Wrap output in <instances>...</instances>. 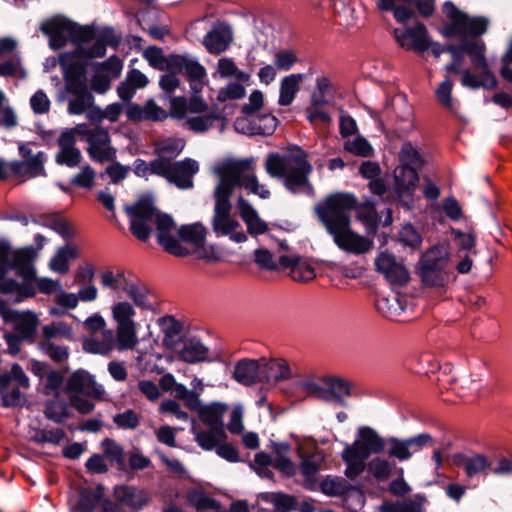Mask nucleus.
Listing matches in <instances>:
<instances>
[{
	"label": "nucleus",
	"mask_w": 512,
	"mask_h": 512,
	"mask_svg": "<svg viewBox=\"0 0 512 512\" xmlns=\"http://www.w3.org/2000/svg\"><path fill=\"white\" fill-rule=\"evenodd\" d=\"M353 210L356 211L358 220L365 226L367 232L376 230L378 214L375 203L372 201L358 203L353 194H331L314 208L319 222L337 248L347 254L360 256L369 253L374 247V242L353 230L351 220Z\"/></svg>",
	"instance_id": "obj_1"
},
{
	"label": "nucleus",
	"mask_w": 512,
	"mask_h": 512,
	"mask_svg": "<svg viewBox=\"0 0 512 512\" xmlns=\"http://www.w3.org/2000/svg\"><path fill=\"white\" fill-rule=\"evenodd\" d=\"M124 210L130 221V231L137 239L146 242L155 226L159 245L173 256L185 257L191 253L184 244L196 249L204 246L207 230L203 224L197 222L177 228L173 218L158 211L149 198H140Z\"/></svg>",
	"instance_id": "obj_2"
},
{
	"label": "nucleus",
	"mask_w": 512,
	"mask_h": 512,
	"mask_svg": "<svg viewBox=\"0 0 512 512\" xmlns=\"http://www.w3.org/2000/svg\"><path fill=\"white\" fill-rule=\"evenodd\" d=\"M136 310L131 302L122 300L111 306V317L116 328H107V322L99 313H94L83 322L84 328L92 334L100 332V336H91L83 342L85 351L108 355L113 350H134L139 343L138 323L135 320Z\"/></svg>",
	"instance_id": "obj_3"
},
{
	"label": "nucleus",
	"mask_w": 512,
	"mask_h": 512,
	"mask_svg": "<svg viewBox=\"0 0 512 512\" xmlns=\"http://www.w3.org/2000/svg\"><path fill=\"white\" fill-rule=\"evenodd\" d=\"M264 169L271 178L280 180L290 193L314 195V187L310 181L313 166L308 154L300 147L293 146L282 153H269Z\"/></svg>",
	"instance_id": "obj_4"
},
{
	"label": "nucleus",
	"mask_w": 512,
	"mask_h": 512,
	"mask_svg": "<svg viewBox=\"0 0 512 512\" xmlns=\"http://www.w3.org/2000/svg\"><path fill=\"white\" fill-rule=\"evenodd\" d=\"M357 435L358 438L347 444L341 454L346 464L345 475L352 480L365 470V461L370 455L382 453L386 446L385 439L369 426H360Z\"/></svg>",
	"instance_id": "obj_5"
},
{
	"label": "nucleus",
	"mask_w": 512,
	"mask_h": 512,
	"mask_svg": "<svg viewBox=\"0 0 512 512\" xmlns=\"http://www.w3.org/2000/svg\"><path fill=\"white\" fill-rule=\"evenodd\" d=\"M441 34L446 38L475 39L485 34L489 27V19L484 16H470L460 10L453 2L443 4Z\"/></svg>",
	"instance_id": "obj_6"
},
{
	"label": "nucleus",
	"mask_w": 512,
	"mask_h": 512,
	"mask_svg": "<svg viewBox=\"0 0 512 512\" xmlns=\"http://www.w3.org/2000/svg\"><path fill=\"white\" fill-rule=\"evenodd\" d=\"M466 54L470 59L472 67L479 70L475 74L469 68H465L460 82L463 87L477 90L480 88L494 90L498 86V80L491 71L486 57V45L483 41H466Z\"/></svg>",
	"instance_id": "obj_7"
},
{
	"label": "nucleus",
	"mask_w": 512,
	"mask_h": 512,
	"mask_svg": "<svg viewBox=\"0 0 512 512\" xmlns=\"http://www.w3.org/2000/svg\"><path fill=\"white\" fill-rule=\"evenodd\" d=\"M466 54L470 59L472 67L479 70L475 74L469 68H465L460 82L463 87L477 90L480 88L494 90L498 86V80L491 71L486 57V45L483 41H466Z\"/></svg>",
	"instance_id": "obj_8"
},
{
	"label": "nucleus",
	"mask_w": 512,
	"mask_h": 512,
	"mask_svg": "<svg viewBox=\"0 0 512 512\" xmlns=\"http://www.w3.org/2000/svg\"><path fill=\"white\" fill-rule=\"evenodd\" d=\"M219 182L214 192L231 197L238 186L246 187L256 174V162L254 158L227 159L216 169Z\"/></svg>",
	"instance_id": "obj_9"
},
{
	"label": "nucleus",
	"mask_w": 512,
	"mask_h": 512,
	"mask_svg": "<svg viewBox=\"0 0 512 512\" xmlns=\"http://www.w3.org/2000/svg\"><path fill=\"white\" fill-rule=\"evenodd\" d=\"M74 131L88 143L87 153L93 161L105 163L116 158V149L111 145L108 129L83 123L76 125Z\"/></svg>",
	"instance_id": "obj_10"
},
{
	"label": "nucleus",
	"mask_w": 512,
	"mask_h": 512,
	"mask_svg": "<svg viewBox=\"0 0 512 512\" xmlns=\"http://www.w3.org/2000/svg\"><path fill=\"white\" fill-rule=\"evenodd\" d=\"M30 387L29 378L19 364H13L10 372L0 375V395L3 406L14 407L23 405L26 401L25 395L20 389Z\"/></svg>",
	"instance_id": "obj_11"
},
{
	"label": "nucleus",
	"mask_w": 512,
	"mask_h": 512,
	"mask_svg": "<svg viewBox=\"0 0 512 512\" xmlns=\"http://www.w3.org/2000/svg\"><path fill=\"white\" fill-rule=\"evenodd\" d=\"M36 258L37 250L32 246L14 250L7 245L0 244V261L11 270H16L17 274L27 282L35 279L36 271L33 261Z\"/></svg>",
	"instance_id": "obj_12"
},
{
	"label": "nucleus",
	"mask_w": 512,
	"mask_h": 512,
	"mask_svg": "<svg viewBox=\"0 0 512 512\" xmlns=\"http://www.w3.org/2000/svg\"><path fill=\"white\" fill-rule=\"evenodd\" d=\"M164 172L161 175L169 183L179 189H191L194 186L193 177L199 171V164L196 160L185 158L181 161L163 160Z\"/></svg>",
	"instance_id": "obj_13"
},
{
	"label": "nucleus",
	"mask_w": 512,
	"mask_h": 512,
	"mask_svg": "<svg viewBox=\"0 0 512 512\" xmlns=\"http://www.w3.org/2000/svg\"><path fill=\"white\" fill-rule=\"evenodd\" d=\"M393 36L397 44L404 50L423 53L429 50L431 39L426 26L421 22H416L412 26L395 28Z\"/></svg>",
	"instance_id": "obj_14"
},
{
	"label": "nucleus",
	"mask_w": 512,
	"mask_h": 512,
	"mask_svg": "<svg viewBox=\"0 0 512 512\" xmlns=\"http://www.w3.org/2000/svg\"><path fill=\"white\" fill-rule=\"evenodd\" d=\"M172 71L184 72L192 91L198 94L207 83V72L199 61L190 55H176L171 60Z\"/></svg>",
	"instance_id": "obj_15"
},
{
	"label": "nucleus",
	"mask_w": 512,
	"mask_h": 512,
	"mask_svg": "<svg viewBox=\"0 0 512 512\" xmlns=\"http://www.w3.org/2000/svg\"><path fill=\"white\" fill-rule=\"evenodd\" d=\"M59 64L63 71L67 91L74 95L90 93L85 79L84 67L74 60L71 53L59 56Z\"/></svg>",
	"instance_id": "obj_16"
},
{
	"label": "nucleus",
	"mask_w": 512,
	"mask_h": 512,
	"mask_svg": "<svg viewBox=\"0 0 512 512\" xmlns=\"http://www.w3.org/2000/svg\"><path fill=\"white\" fill-rule=\"evenodd\" d=\"M215 206L212 217V228L218 236H227L240 225L231 217L232 205L228 196L214 192Z\"/></svg>",
	"instance_id": "obj_17"
},
{
	"label": "nucleus",
	"mask_w": 512,
	"mask_h": 512,
	"mask_svg": "<svg viewBox=\"0 0 512 512\" xmlns=\"http://www.w3.org/2000/svg\"><path fill=\"white\" fill-rule=\"evenodd\" d=\"M432 442L433 438L428 433H421L407 439L391 437L388 440L390 446L388 455L400 461H406L410 459L414 453L430 445Z\"/></svg>",
	"instance_id": "obj_18"
},
{
	"label": "nucleus",
	"mask_w": 512,
	"mask_h": 512,
	"mask_svg": "<svg viewBox=\"0 0 512 512\" xmlns=\"http://www.w3.org/2000/svg\"><path fill=\"white\" fill-rule=\"evenodd\" d=\"M278 124L275 116L269 113H258L252 117H237L234 123L238 132L248 135H271Z\"/></svg>",
	"instance_id": "obj_19"
},
{
	"label": "nucleus",
	"mask_w": 512,
	"mask_h": 512,
	"mask_svg": "<svg viewBox=\"0 0 512 512\" xmlns=\"http://www.w3.org/2000/svg\"><path fill=\"white\" fill-rule=\"evenodd\" d=\"M31 144L22 143L18 147L19 154L23 158L22 161L15 160L16 164L22 165L18 178H34L45 175L44 162L46 155L42 151L33 153Z\"/></svg>",
	"instance_id": "obj_20"
},
{
	"label": "nucleus",
	"mask_w": 512,
	"mask_h": 512,
	"mask_svg": "<svg viewBox=\"0 0 512 512\" xmlns=\"http://www.w3.org/2000/svg\"><path fill=\"white\" fill-rule=\"evenodd\" d=\"M76 131L74 128L61 133L58 138L59 150L55 155V161L59 165H65L69 168L77 167L82 160V154L76 147Z\"/></svg>",
	"instance_id": "obj_21"
},
{
	"label": "nucleus",
	"mask_w": 512,
	"mask_h": 512,
	"mask_svg": "<svg viewBox=\"0 0 512 512\" xmlns=\"http://www.w3.org/2000/svg\"><path fill=\"white\" fill-rule=\"evenodd\" d=\"M71 21L62 16H54L44 20L40 30L49 38V45L52 49L63 48L69 40Z\"/></svg>",
	"instance_id": "obj_22"
},
{
	"label": "nucleus",
	"mask_w": 512,
	"mask_h": 512,
	"mask_svg": "<svg viewBox=\"0 0 512 512\" xmlns=\"http://www.w3.org/2000/svg\"><path fill=\"white\" fill-rule=\"evenodd\" d=\"M376 270L392 284L403 286L409 281L407 269L392 254L382 252L375 260Z\"/></svg>",
	"instance_id": "obj_23"
},
{
	"label": "nucleus",
	"mask_w": 512,
	"mask_h": 512,
	"mask_svg": "<svg viewBox=\"0 0 512 512\" xmlns=\"http://www.w3.org/2000/svg\"><path fill=\"white\" fill-rule=\"evenodd\" d=\"M65 390L68 393H82L100 399L104 395V388L97 384L94 378L83 370L75 371L68 379Z\"/></svg>",
	"instance_id": "obj_24"
},
{
	"label": "nucleus",
	"mask_w": 512,
	"mask_h": 512,
	"mask_svg": "<svg viewBox=\"0 0 512 512\" xmlns=\"http://www.w3.org/2000/svg\"><path fill=\"white\" fill-rule=\"evenodd\" d=\"M10 271L11 269L0 261V293L15 295L16 302L33 297L36 294L34 285L26 280L20 283L10 278L8 275Z\"/></svg>",
	"instance_id": "obj_25"
},
{
	"label": "nucleus",
	"mask_w": 512,
	"mask_h": 512,
	"mask_svg": "<svg viewBox=\"0 0 512 512\" xmlns=\"http://www.w3.org/2000/svg\"><path fill=\"white\" fill-rule=\"evenodd\" d=\"M2 315L5 321L14 323L15 331L22 339H30L36 333L38 318L35 313L6 309Z\"/></svg>",
	"instance_id": "obj_26"
},
{
	"label": "nucleus",
	"mask_w": 512,
	"mask_h": 512,
	"mask_svg": "<svg viewBox=\"0 0 512 512\" xmlns=\"http://www.w3.org/2000/svg\"><path fill=\"white\" fill-rule=\"evenodd\" d=\"M294 377V372L287 360L282 358H262V382L277 383Z\"/></svg>",
	"instance_id": "obj_27"
},
{
	"label": "nucleus",
	"mask_w": 512,
	"mask_h": 512,
	"mask_svg": "<svg viewBox=\"0 0 512 512\" xmlns=\"http://www.w3.org/2000/svg\"><path fill=\"white\" fill-rule=\"evenodd\" d=\"M232 40L231 28L226 24L219 23L205 35L202 43L209 53L218 55L229 47Z\"/></svg>",
	"instance_id": "obj_28"
},
{
	"label": "nucleus",
	"mask_w": 512,
	"mask_h": 512,
	"mask_svg": "<svg viewBox=\"0 0 512 512\" xmlns=\"http://www.w3.org/2000/svg\"><path fill=\"white\" fill-rule=\"evenodd\" d=\"M323 401L346 405V398L351 395L352 384L350 381L338 377H325Z\"/></svg>",
	"instance_id": "obj_29"
},
{
	"label": "nucleus",
	"mask_w": 512,
	"mask_h": 512,
	"mask_svg": "<svg viewBox=\"0 0 512 512\" xmlns=\"http://www.w3.org/2000/svg\"><path fill=\"white\" fill-rule=\"evenodd\" d=\"M279 266L290 269V276L294 281L309 282L316 277L314 267L298 255H282L279 258Z\"/></svg>",
	"instance_id": "obj_30"
},
{
	"label": "nucleus",
	"mask_w": 512,
	"mask_h": 512,
	"mask_svg": "<svg viewBox=\"0 0 512 512\" xmlns=\"http://www.w3.org/2000/svg\"><path fill=\"white\" fill-rule=\"evenodd\" d=\"M234 379L242 385L262 382V358L240 360L234 368Z\"/></svg>",
	"instance_id": "obj_31"
},
{
	"label": "nucleus",
	"mask_w": 512,
	"mask_h": 512,
	"mask_svg": "<svg viewBox=\"0 0 512 512\" xmlns=\"http://www.w3.org/2000/svg\"><path fill=\"white\" fill-rule=\"evenodd\" d=\"M237 210L245 222L249 234L255 236L264 234L268 230L266 222L259 217L255 208L245 198L239 197Z\"/></svg>",
	"instance_id": "obj_32"
},
{
	"label": "nucleus",
	"mask_w": 512,
	"mask_h": 512,
	"mask_svg": "<svg viewBox=\"0 0 512 512\" xmlns=\"http://www.w3.org/2000/svg\"><path fill=\"white\" fill-rule=\"evenodd\" d=\"M394 179L399 197L410 196L419 181L418 171L399 164L394 170Z\"/></svg>",
	"instance_id": "obj_33"
},
{
	"label": "nucleus",
	"mask_w": 512,
	"mask_h": 512,
	"mask_svg": "<svg viewBox=\"0 0 512 512\" xmlns=\"http://www.w3.org/2000/svg\"><path fill=\"white\" fill-rule=\"evenodd\" d=\"M117 501L131 508H142L149 501L148 493L133 486L119 485L114 488Z\"/></svg>",
	"instance_id": "obj_34"
},
{
	"label": "nucleus",
	"mask_w": 512,
	"mask_h": 512,
	"mask_svg": "<svg viewBox=\"0 0 512 512\" xmlns=\"http://www.w3.org/2000/svg\"><path fill=\"white\" fill-rule=\"evenodd\" d=\"M179 359L187 363H197L208 360L209 350L198 339L190 338L183 342L182 347L178 346Z\"/></svg>",
	"instance_id": "obj_35"
},
{
	"label": "nucleus",
	"mask_w": 512,
	"mask_h": 512,
	"mask_svg": "<svg viewBox=\"0 0 512 512\" xmlns=\"http://www.w3.org/2000/svg\"><path fill=\"white\" fill-rule=\"evenodd\" d=\"M163 333V344L170 350H178L181 344L182 325L172 316L161 317L158 320Z\"/></svg>",
	"instance_id": "obj_36"
},
{
	"label": "nucleus",
	"mask_w": 512,
	"mask_h": 512,
	"mask_svg": "<svg viewBox=\"0 0 512 512\" xmlns=\"http://www.w3.org/2000/svg\"><path fill=\"white\" fill-rule=\"evenodd\" d=\"M148 83L149 80L145 74L138 69H131L125 80L118 86V95L122 100L129 101L137 89L146 87Z\"/></svg>",
	"instance_id": "obj_37"
},
{
	"label": "nucleus",
	"mask_w": 512,
	"mask_h": 512,
	"mask_svg": "<svg viewBox=\"0 0 512 512\" xmlns=\"http://www.w3.org/2000/svg\"><path fill=\"white\" fill-rule=\"evenodd\" d=\"M106 501L102 488L85 489L79 495L75 510L77 512H97L101 510L102 503Z\"/></svg>",
	"instance_id": "obj_38"
},
{
	"label": "nucleus",
	"mask_w": 512,
	"mask_h": 512,
	"mask_svg": "<svg viewBox=\"0 0 512 512\" xmlns=\"http://www.w3.org/2000/svg\"><path fill=\"white\" fill-rule=\"evenodd\" d=\"M323 462L324 455L321 452H315L303 458L300 465V471L305 479L306 488H314L316 483V475L321 469Z\"/></svg>",
	"instance_id": "obj_39"
},
{
	"label": "nucleus",
	"mask_w": 512,
	"mask_h": 512,
	"mask_svg": "<svg viewBox=\"0 0 512 512\" xmlns=\"http://www.w3.org/2000/svg\"><path fill=\"white\" fill-rule=\"evenodd\" d=\"M195 441L204 450H213L219 443L224 442L227 435L224 427H209L207 430L193 429Z\"/></svg>",
	"instance_id": "obj_40"
},
{
	"label": "nucleus",
	"mask_w": 512,
	"mask_h": 512,
	"mask_svg": "<svg viewBox=\"0 0 512 512\" xmlns=\"http://www.w3.org/2000/svg\"><path fill=\"white\" fill-rule=\"evenodd\" d=\"M455 461L457 465L464 469L468 477L484 473L491 465L489 459L482 454H475L473 456L460 454L456 456Z\"/></svg>",
	"instance_id": "obj_41"
},
{
	"label": "nucleus",
	"mask_w": 512,
	"mask_h": 512,
	"mask_svg": "<svg viewBox=\"0 0 512 512\" xmlns=\"http://www.w3.org/2000/svg\"><path fill=\"white\" fill-rule=\"evenodd\" d=\"M78 257V248L75 245L67 244L60 247L56 254L50 259L49 268L53 272L66 274L69 271V261Z\"/></svg>",
	"instance_id": "obj_42"
},
{
	"label": "nucleus",
	"mask_w": 512,
	"mask_h": 512,
	"mask_svg": "<svg viewBox=\"0 0 512 512\" xmlns=\"http://www.w3.org/2000/svg\"><path fill=\"white\" fill-rule=\"evenodd\" d=\"M303 78V74H290L281 80L278 100L279 105L288 106L294 101Z\"/></svg>",
	"instance_id": "obj_43"
},
{
	"label": "nucleus",
	"mask_w": 512,
	"mask_h": 512,
	"mask_svg": "<svg viewBox=\"0 0 512 512\" xmlns=\"http://www.w3.org/2000/svg\"><path fill=\"white\" fill-rule=\"evenodd\" d=\"M227 405L220 402H213L202 406L198 411L200 420L209 427H224L223 415Z\"/></svg>",
	"instance_id": "obj_44"
},
{
	"label": "nucleus",
	"mask_w": 512,
	"mask_h": 512,
	"mask_svg": "<svg viewBox=\"0 0 512 512\" xmlns=\"http://www.w3.org/2000/svg\"><path fill=\"white\" fill-rule=\"evenodd\" d=\"M132 301V306L141 309H152L153 303L150 301L148 289L138 281L129 280L123 290Z\"/></svg>",
	"instance_id": "obj_45"
},
{
	"label": "nucleus",
	"mask_w": 512,
	"mask_h": 512,
	"mask_svg": "<svg viewBox=\"0 0 512 512\" xmlns=\"http://www.w3.org/2000/svg\"><path fill=\"white\" fill-rule=\"evenodd\" d=\"M185 143L179 138H165L155 142V153L157 158H164L166 161H172L183 150Z\"/></svg>",
	"instance_id": "obj_46"
},
{
	"label": "nucleus",
	"mask_w": 512,
	"mask_h": 512,
	"mask_svg": "<svg viewBox=\"0 0 512 512\" xmlns=\"http://www.w3.org/2000/svg\"><path fill=\"white\" fill-rule=\"evenodd\" d=\"M377 8L381 11H392L395 20L400 24H405L409 19L415 16V11L412 7L406 5H398L395 0H378Z\"/></svg>",
	"instance_id": "obj_47"
},
{
	"label": "nucleus",
	"mask_w": 512,
	"mask_h": 512,
	"mask_svg": "<svg viewBox=\"0 0 512 512\" xmlns=\"http://www.w3.org/2000/svg\"><path fill=\"white\" fill-rule=\"evenodd\" d=\"M448 53L451 55L452 61L445 66V71L448 74H457L460 75V78L463 77V72L465 71L463 64L465 55H467L466 41H463L458 45L449 44Z\"/></svg>",
	"instance_id": "obj_48"
},
{
	"label": "nucleus",
	"mask_w": 512,
	"mask_h": 512,
	"mask_svg": "<svg viewBox=\"0 0 512 512\" xmlns=\"http://www.w3.org/2000/svg\"><path fill=\"white\" fill-rule=\"evenodd\" d=\"M220 120L221 117L219 113L210 112L199 116L188 117L185 120L184 126L194 133H204L214 127L215 123Z\"/></svg>",
	"instance_id": "obj_49"
},
{
	"label": "nucleus",
	"mask_w": 512,
	"mask_h": 512,
	"mask_svg": "<svg viewBox=\"0 0 512 512\" xmlns=\"http://www.w3.org/2000/svg\"><path fill=\"white\" fill-rule=\"evenodd\" d=\"M275 456L273 457L272 466L287 476L295 473V466L287 456L290 446L286 443H278L274 445Z\"/></svg>",
	"instance_id": "obj_50"
},
{
	"label": "nucleus",
	"mask_w": 512,
	"mask_h": 512,
	"mask_svg": "<svg viewBox=\"0 0 512 512\" xmlns=\"http://www.w3.org/2000/svg\"><path fill=\"white\" fill-rule=\"evenodd\" d=\"M399 162L401 165L410 167L414 170L419 171L424 160L416 146L411 142H405L399 151Z\"/></svg>",
	"instance_id": "obj_51"
},
{
	"label": "nucleus",
	"mask_w": 512,
	"mask_h": 512,
	"mask_svg": "<svg viewBox=\"0 0 512 512\" xmlns=\"http://www.w3.org/2000/svg\"><path fill=\"white\" fill-rule=\"evenodd\" d=\"M164 158H155L147 163L143 159H136L133 163V171L136 176L141 178H148L150 175H157L161 177L164 172Z\"/></svg>",
	"instance_id": "obj_52"
},
{
	"label": "nucleus",
	"mask_w": 512,
	"mask_h": 512,
	"mask_svg": "<svg viewBox=\"0 0 512 512\" xmlns=\"http://www.w3.org/2000/svg\"><path fill=\"white\" fill-rule=\"evenodd\" d=\"M418 274L424 284L429 286H443L447 280L446 268L419 265Z\"/></svg>",
	"instance_id": "obj_53"
},
{
	"label": "nucleus",
	"mask_w": 512,
	"mask_h": 512,
	"mask_svg": "<svg viewBox=\"0 0 512 512\" xmlns=\"http://www.w3.org/2000/svg\"><path fill=\"white\" fill-rule=\"evenodd\" d=\"M128 279L125 275L124 270H105L100 274V283L103 288L111 289L113 291L124 290L127 285Z\"/></svg>",
	"instance_id": "obj_54"
},
{
	"label": "nucleus",
	"mask_w": 512,
	"mask_h": 512,
	"mask_svg": "<svg viewBox=\"0 0 512 512\" xmlns=\"http://www.w3.org/2000/svg\"><path fill=\"white\" fill-rule=\"evenodd\" d=\"M177 54L164 56L163 51L158 47H148L143 52V57L148 61L149 65L158 70H172L171 59Z\"/></svg>",
	"instance_id": "obj_55"
},
{
	"label": "nucleus",
	"mask_w": 512,
	"mask_h": 512,
	"mask_svg": "<svg viewBox=\"0 0 512 512\" xmlns=\"http://www.w3.org/2000/svg\"><path fill=\"white\" fill-rule=\"evenodd\" d=\"M448 263V251L444 246H434L422 256L419 265L446 268Z\"/></svg>",
	"instance_id": "obj_56"
},
{
	"label": "nucleus",
	"mask_w": 512,
	"mask_h": 512,
	"mask_svg": "<svg viewBox=\"0 0 512 512\" xmlns=\"http://www.w3.org/2000/svg\"><path fill=\"white\" fill-rule=\"evenodd\" d=\"M95 38V31L88 26H79L71 21L69 41L76 45V49L84 47Z\"/></svg>",
	"instance_id": "obj_57"
},
{
	"label": "nucleus",
	"mask_w": 512,
	"mask_h": 512,
	"mask_svg": "<svg viewBox=\"0 0 512 512\" xmlns=\"http://www.w3.org/2000/svg\"><path fill=\"white\" fill-rule=\"evenodd\" d=\"M43 341H52V339L65 338L72 339V328L65 322H53L42 328Z\"/></svg>",
	"instance_id": "obj_58"
},
{
	"label": "nucleus",
	"mask_w": 512,
	"mask_h": 512,
	"mask_svg": "<svg viewBox=\"0 0 512 512\" xmlns=\"http://www.w3.org/2000/svg\"><path fill=\"white\" fill-rule=\"evenodd\" d=\"M187 499L188 503L199 512L206 510H216L219 507V504L216 500L202 491L195 490L190 492Z\"/></svg>",
	"instance_id": "obj_59"
},
{
	"label": "nucleus",
	"mask_w": 512,
	"mask_h": 512,
	"mask_svg": "<svg viewBox=\"0 0 512 512\" xmlns=\"http://www.w3.org/2000/svg\"><path fill=\"white\" fill-rule=\"evenodd\" d=\"M380 512H422V504L413 499L398 502L385 501L379 507Z\"/></svg>",
	"instance_id": "obj_60"
},
{
	"label": "nucleus",
	"mask_w": 512,
	"mask_h": 512,
	"mask_svg": "<svg viewBox=\"0 0 512 512\" xmlns=\"http://www.w3.org/2000/svg\"><path fill=\"white\" fill-rule=\"evenodd\" d=\"M44 414L46 418L56 423H62L69 417L68 405L62 400L53 399L46 403Z\"/></svg>",
	"instance_id": "obj_61"
},
{
	"label": "nucleus",
	"mask_w": 512,
	"mask_h": 512,
	"mask_svg": "<svg viewBox=\"0 0 512 512\" xmlns=\"http://www.w3.org/2000/svg\"><path fill=\"white\" fill-rule=\"evenodd\" d=\"M94 97L91 93L74 95L68 102V112L72 115H80L92 106Z\"/></svg>",
	"instance_id": "obj_62"
},
{
	"label": "nucleus",
	"mask_w": 512,
	"mask_h": 512,
	"mask_svg": "<svg viewBox=\"0 0 512 512\" xmlns=\"http://www.w3.org/2000/svg\"><path fill=\"white\" fill-rule=\"evenodd\" d=\"M66 437V434L63 429H39L35 431V434L32 436V439L37 443H51V444H60Z\"/></svg>",
	"instance_id": "obj_63"
},
{
	"label": "nucleus",
	"mask_w": 512,
	"mask_h": 512,
	"mask_svg": "<svg viewBox=\"0 0 512 512\" xmlns=\"http://www.w3.org/2000/svg\"><path fill=\"white\" fill-rule=\"evenodd\" d=\"M368 469L376 479L385 480L390 476L393 464L387 459L376 457L369 462Z\"/></svg>",
	"instance_id": "obj_64"
}]
</instances>
